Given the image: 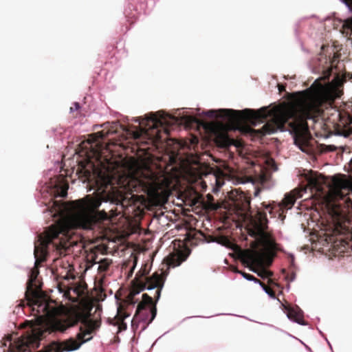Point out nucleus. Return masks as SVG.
Instances as JSON below:
<instances>
[{
	"label": "nucleus",
	"mask_w": 352,
	"mask_h": 352,
	"mask_svg": "<svg viewBox=\"0 0 352 352\" xmlns=\"http://www.w3.org/2000/svg\"><path fill=\"white\" fill-rule=\"evenodd\" d=\"M130 315L124 311V307L120 305L118 307V312L115 317L108 318V322L113 326H118V332H121L126 329L127 325L124 322V319L128 318Z\"/></svg>",
	"instance_id": "f8f14e48"
},
{
	"label": "nucleus",
	"mask_w": 352,
	"mask_h": 352,
	"mask_svg": "<svg viewBox=\"0 0 352 352\" xmlns=\"http://www.w3.org/2000/svg\"><path fill=\"white\" fill-rule=\"evenodd\" d=\"M103 129L97 133H93L90 138L85 142L89 145V151L86 155L89 159H95L96 161H100L103 150L106 149L102 140L108 135L115 134L119 132L120 129L128 131L118 122L105 123L102 125Z\"/></svg>",
	"instance_id": "6e6552de"
},
{
	"label": "nucleus",
	"mask_w": 352,
	"mask_h": 352,
	"mask_svg": "<svg viewBox=\"0 0 352 352\" xmlns=\"http://www.w3.org/2000/svg\"><path fill=\"white\" fill-rule=\"evenodd\" d=\"M285 279H286L288 282H292V281H293V280L295 279V278H296V274H295V273H294V272H292V274H286V275H285Z\"/></svg>",
	"instance_id": "b1692460"
},
{
	"label": "nucleus",
	"mask_w": 352,
	"mask_h": 352,
	"mask_svg": "<svg viewBox=\"0 0 352 352\" xmlns=\"http://www.w3.org/2000/svg\"><path fill=\"white\" fill-rule=\"evenodd\" d=\"M278 89H279L280 92L285 91V86L283 85H278Z\"/></svg>",
	"instance_id": "c756f323"
},
{
	"label": "nucleus",
	"mask_w": 352,
	"mask_h": 352,
	"mask_svg": "<svg viewBox=\"0 0 352 352\" xmlns=\"http://www.w3.org/2000/svg\"><path fill=\"white\" fill-rule=\"evenodd\" d=\"M214 135V140L219 147L227 148L234 144V140L230 138L227 131L223 129H217Z\"/></svg>",
	"instance_id": "ddd939ff"
},
{
	"label": "nucleus",
	"mask_w": 352,
	"mask_h": 352,
	"mask_svg": "<svg viewBox=\"0 0 352 352\" xmlns=\"http://www.w3.org/2000/svg\"><path fill=\"white\" fill-rule=\"evenodd\" d=\"M80 109V104L78 102H74L73 105L70 107V111L72 112L74 111H78Z\"/></svg>",
	"instance_id": "bb28decb"
},
{
	"label": "nucleus",
	"mask_w": 352,
	"mask_h": 352,
	"mask_svg": "<svg viewBox=\"0 0 352 352\" xmlns=\"http://www.w3.org/2000/svg\"><path fill=\"white\" fill-rule=\"evenodd\" d=\"M329 196L331 201L328 206L332 216L338 218L352 210V179L345 175L333 176Z\"/></svg>",
	"instance_id": "39448f33"
},
{
	"label": "nucleus",
	"mask_w": 352,
	"mask_h": 352,
	"mask_svg": "<svg viewBox=\"0 0 352 352\" xmlns=\"http://www.w3.org/2000/svg\"><path fill=\"white\" fill-rule=\"evenodd\" d=\"M267 258V254L263 250H254L248 255L250 261L253 265L261 267L258 270H254V272H256L258 276L262 278H270L272 276V272L263 268Z\"/></svg>",
	"instance_id": "9b49d317"
},
{
	"label": "nucleus",
	"mask_w": 352,
	"mask_h": 352,
	"mask_svg": "<svg viewBox=\"0 0 352 352\" xmlns=\"http://www.w3.org/2000/svg\"><path fill=\"white\" fill-rule=\"evenodd\" d=\"M308 184L311 188H316V190H320L321 188L319 178L316 176L310 177L308 179Z\"/></svg>",
	"instance_id": "a211bd4d"
},
{
	"label": "nucleus",
	"mask_w": 352,
	"mask_h": 352,
	"mask_svg": "<svg viewBox=\"0 0 352 352\" xmlns=\"http://www.w3.org/2000/svg\"><path fill=\"white\" fill-rule=\"evenodd\" d=\"M237 273L241 274L245 278H246L247 280H253L254 281L255 283H260V280L256 278V277H254V276L250 274H248V273H245V272H242V271H237Z\"/></svg>",
	"instance_id": "5701e85b"
},
{
	"label": "nucleus",
	"mask_w": 352,
	"mask_h": 352,
	"mask_svg": "<svg viewBox=\"0 0 352 352\" xmlns=\"http://www.w3.org/2000/svg\"><path fill=\"white\" fill-rule=\"evenodd\" d=\"M56 197H65L67 195L69 184L67 182L63 180V182L56 185Z\"/></svg>",
	"instance_id": "f3484780"
},
{
	"label": "nucleus",
	"mask_w": 352,
	"mask_h": 352,
	"mask_svg": "<svg viewBox=\"0 0 352 352\" xmlns=\"http://www.w3.org/2000/svg\"><path fill=\"white\" fill-rule=\"evenodd\" d=\"M339 148H342V146H335L333 144L326 145L324 144H320V148L321 151L324 153L336 151Z\"/></svg>",
	"instance_id": "6ab92c4d"
},
{
	"label": "nucleus",
	"mask_w": 352,
	"mask_h": 352,
	"mask_svg": "<svg viewBox=\"0 0 352 352\" xmlns=\"http://www.w3.org/2000/svg\"><path fill=\"white\" fill-rule=\"evenodd\" d=\"M216 241L227 248H230L232 245V242L230 241V239L226 236H220L217 237Z\"/></svg>",
	"instance_id": "aec40b11"
},
{
	"label": "nucleus",
	"mask_w": 352,
	"mask_h": 352,
	"mask_svg": "<svg viewBox=\"0 0 352 352\" xmlns=\"http://www.w3.org/2000/svg\"><path fill=\"white\" fill-rule=\"evenodd\" d=\"M339 56L337 55L336 53L333 54V57L329 60V65L327 67V69L325 70V73H327V75H330L332 71V67L334 64V62L337 58H338Z\"/></svg>",
	"instance_id": "4be33fe9"
},
{
	"label": "nucleus",
	"mask_w": 352,
	"mask_h": 352,
	"mask_svg": "<svg viewBox=\"0 0 352 352\" xmlns=\"http://www.w3.org/2000/svg\"><path fill=\"white\" fill-rule=\"evenodd\" d=\"M101 204L100 198L91 195L74 201L71 216L51 226L38 236L34 246L36 264L45 261L51 250L57 251L60 255L65 254L73 243L74 229L91 230L98 223L107 219L108 213L104 210H98Z\"/></svg>",
	"instance_id": "f03ea898"
},
{
	"label": "nucleus",
	"mask_w": 352,
	"mask_h": 352,
	"mask_svg": "<svg viewBox=\"0 0 352 352\" xmlns=\"http://www.w3.org/2000/svg\"><path fill=\"white\" fill-rule=\"evenodd\" d=\"M296 201V198L294 195H287L282 200V201L278 205L279 210L285 208H291Z\"/></svg>",
	"instance_id": "dca6fc26"
},
{
	"label": "nucleus",
	"mask_w": 352,
	"mask_h": 352,
	"mask_svg": "<svg viewBox=\"0 0 352 352\" xmlns=\"http://www.w3.org/2000/svg\"><path fill=\"white\" fill-rule=\"evenodd\" d=\"M99 311V314L101 312V309L99 308V307H97L96 309V311Z\"/></svg>",
	"instance_id": "c9c22d12"
},
{
	"label": "nucleus",
	"mask_w": 352,
	"mask_h": 352,
	"mask_svg": "<svg viewBox=\"0 0 352 352\" xmlns=\"http://www.w3.org/2000/svg\"><path fill=\"white\" fill-rule=\"evenodd\" d=\"M311 93L304 94L296 104L273 110L267 107L257 111L245 109L244 110L220 109L218 111L210 110L206 115L210 118H227L234 125L240 126L245 122L255 124L263 122L269 117L268 120L260 129L262 135L271 134L278 130L284 131L286 124L294 133V142L296 144H305L308 141L309 131L307 120H316L323 113V104L331 99L328 90L322 85L314 89L310 88Z\"/></svg>",
	"instance_id": "f257e3e1"
},
{
	"label": "nucleus",
	"mask_w": 352,
	"mask_h": 352,
	"mask_svg": "<svg viewBox=\"0 0 352 352\" xmlns=\"http://www.w3.org/2000/svg\"><path fill=\"white\" fill-rule=\"evenodd\" d=\"M136 182L154 204H161L167 201L168 193L166 186L164 183L160 182L155 175L139 179Z\"/></svg>",
	"instance_id": "1a4fd4ad"
},
{
	"label": "nucleus",
	"mask_w": 352,
	"mask_h": 352,
	"mask_svg": "<svg viewBox=\"0 0 352 352\" xmlns=\"http://www.w3.org/2000/svg\"><path fill=\"white\" fill-rule=\"evenodd\" d=\"M156 299L152 298L147 294H143L142 301H140L131 321V324L138 325L139 322H142L145 327L148 325L155 318L157 314Z\"/></svg>",
	"instance_id": "9d476101"
},
{
	"label": "nucleus",
	"mask_w": 352,
	"mask_h": 352,
	"mask_svg": "<svg viewBox=\"0 0 352 352\" xmlns=\"http://www.w3.org/2000/svg\"><path fill=\"white\" fill-rule=\"evenodd\" d=\"M38 273V269L36 266L30 271L27 289L25 292L26 305L32 308V314L50 317L56 314V309L46 302L41 290L34 288L36 286L35 281Z\"/></svg>",
	"instance_id": "0eeeda50"
},
{
	"label": "nucleus",
	"mask_w": 352,
	"mask_h": 352,
	"mask_svg": "<svg viewBox=\"0 0 352 352\" xmlns=\"http://www.w3.org/2000/svg\"><path fill=\"white\" fill-rule=\"evenodd\" d=\"M148 272L146 269H141L135 275L131 282L130 292L126 298L127 305H133L137 302L135 296L142 291L156 289L154 298L158 300L160 298L161 291L164 284L165 278L162 273L155 272L151 276H147Z\"/></svg>",
	"instance_id": "423d86ee"
},
{
	"label": "nucleus",
	"mask_w": 352,
	"mask_h": 352,
	"mask_svg": "<svg viewBox=\"0 0 352 352\" xmlns=\"http://www.w3.org/2000/svg\"><path fill=\"white\" fill-rule=\"evenodd\" d=\"M344 26L352 31V18L347 19L345 21Z\"/></svg>",
	"instance_id": "a878e982"
},
{
	"label": "nucleus",
	"mask_w": 352,
	"mask_h": 352,
	"mask_svg": "<svg viewBox=\"0 0 352 352\" xmlns=\"http://www.w3.org/2000/svg\"><path fill=\"white\" fill-rule=\"evenodd\" d=\"M287 316L300 324H304L303 315L300 310L294 308H289L287 311Z\"/></svg>",
	"instance_id": "2eb2a0df"
},
{
	"label": "nucleus",
	"mask_w": 352,
	"mask_h": 352,
	"mask_svg": "<svg viewBox=\"0 0 352 352\" xmlns=\"http://www.w3.org/2000/svg\"><path fill=\"white\" fill-rule=\"evenodd\" d=\"M261 191V188H256L254 189V197H257V196H258V195L260 194Z\"/></svg>",
	"instance_id": "c85d7f7f"
},
{
	"label": "nucleus",
	"mask_w": 352,
	"mask_h": 352,
	"mask_svg": "<svg viewBox=\"0 0 352 352\" xmlns=\"http://www.w3.org/2000/svg\"><path fill=\"white\" fill-rule=\"evenodd\" d=\"M262 205H263V206L264 207V208H265V210H269V212H270V214H272V213L273 210L274 209V208L273 206H272V205H271L270 204H265V203H263V204H262Z\"/></svg>",
	"instance_id": "393cba45"
},
{
	"label": "nucleus",
	"mask_w": 352,
	"mask_h": 352,
	"mask_svg": "<svg viewBox=\"0 0 352 352\" xmlns=\"http://www.w3.org/2000/svg\"><path fill=\"white\" fill-rule=\"evenodd\" d=\"M283 273L285 274V270H283Z\"/></svg>",
	"instance_id": "4c0bfd02"
},
{
	"label": "nucleus",
	"mask_w": 352,
	"mask_h": 352,
	"mask_svg": "<svg viewBox=\"0 0 352 352\" xmlns=\"http://www.w3.org/2000/svg\"><path fill=\"white\" fill-rule=\"evenodd\" d=\"M198 142V140L197 138H193L192 139V142Z\"/></svg>",
	"instance_id": "473e14b6"
},
{
	"label": "nucleus",
	"mask_w": 352,
	"mask_h": 352,
	"mask_svg": "<svg viewBox=\"0 0 352 352\" xmlns=\"http://www.w3.org/2000/svg\"><path fill=\"white\" fill-rule=\"evenodd\" d=\"M233 271H234V272H236V273H237V271H239V270L237 268H234V269L233 270Z\"/></svg>",
	"instance_id": "e433bc0d"
},
{
	"label": "nucleus",
	"mask_w": 352,
	"mask_h": 352,
	"mask_svg": "<svg viewBox=\"0 0 352 352\" xmlns=\"http://www.w3.org/2000/svg\"><path fill=\"white\" fill-rule=\"evenodd\" d=\"M97 256L96 255H92L91 258H90L92 261L93 264L98 263V271L100 273L106 272L108 270L111 264L112 263V261L111 259L105 258L103 259H101L99 261H96Z\"/></svg>",
	"instance_id": "4468645a"
},
{
	"label": "nucleus",
	"mask_w": 352,
	"mask_h": 352,
	"mask_svg": "<svg viewBox=\"0 0 352 352\" xmlns=\"http://www.w3.org/2000/svg\"><path fill=\"white\" fill-rule=\"evenodd\" d=\"M263 290L272 298L276 297V294L274 290L269 286L266 285L264 283L260 280V283H258Z\"/></svg>",
	"instance_id": "412c9836"
},
{
	"label": "nucleus",
	"mask_w": 352,
	"mask_h": 352,
	"mask_svg": "<svg viewBox=\"0 0 352 352\" xmlns=\"http://www.w3.org/2000/svg\"><path fill=\"white\" fill-rule=\"evenodd\" d=\"M180 263H181V261H178V262L176 263V265H179V264H180ZM170 264H172V265H175V264L173 262H170Z\"/></svg>",
	"instance_id": "2f4dec72"
},
{
	"label": "nucleus",
	"mask_w": 352,
	"mask_h": 352,
	"mask_svg": "<svg viewBox=\"0 0 352 352\" xmlns=\"http://www.w3.org/2000/svg\"><path fill=\"white\" fill-rule=\"evenodd\" d=\"M352 10V0H342Z\"/></svg>",
	"instance_id": "cd10ccee"
},
{
	"label": "nucleus",
	"mask_w": 352,
	"mask_h": 352,
	"mask_svg": "<svg viewBox=\"0 0 352 352\" xmlns=\"http://www.w3.org/2000/svg\"><path fill=\"white\" fill-rule=\"evenodd\" d=\"M176 122L174 116L162 111L151 113L145 118L138 119L140 126L131 134L135 140H142L144 142L157 144L164 142L168 138L169 130L167 126Z\"/></svg>",
	"instance_id": "20e7f679"
},
{
	"label": "nucleus",
	"mask_w": 352,
	"mask_h": 352,
	"mask_svg": "<svg viewBox=\"0 0 352 352\" xmlns=\"http://www.w3.org/2000/svg\"><path fill=\"white\" fill-rule=\"evenodd\" d=\"M268 284H270V285H277L278 286V284L274 283V281L271 278H269Z\"/></svg>",
	"instance_id": "7c9ffc66"
},
{
	"label": "nucleus",
	"mask_w": 352,
	"mask_h": 352,
	"mask_svg": "<svg viewBox=\"0 0 352 352\" xmlns=\"http://www.w3.org/2000/svg\"><path fill=\"white\" fill-rule=\"evenodd\" d=\"M19 305H20V306H21V307H24V306H25L24 301H23V300H22V301L21 302V303L19 304Z\"/></svg>",
	"instance_id": "72a5a7b5"
},
{
	"label": "nucleus",
	"mask_w": 352,
	"mask_h": 352,
	"mask_svg": "<svg viewBox=\"0 0 352 352\" xmlns=\"http://www.w3.org/2000/svg\"><path fill=\"white\" fill-rule=\"evenodd\" d=\"M234 206L236 213L249 221L248 232L253 237H259L266 248L267 258L268 252L278 250V245L265 230L267 228L268 220L265 211L258 209L252 214L250 208V197L243 192L238 193L234 200ZM264 251V250H263Z\"/></svg>",
	"instance_id": "7ed1b4c3"
},
{
	"label": "nucleus",
	"mask_w": 352,
	"mask_h": 352,
	"mask_svg": "<svg viewBox=\"0 0 352 352\" xmlns=\"http://www.w3.org/2000/svg\"><path fill=\"white\" fill-rule=\"evenodd\" d=\"M346 76H350V79H352V74L348 73L346 74Z\"/></svg>",
	"instance_id": "f704fd0d"
}]
</instances>
